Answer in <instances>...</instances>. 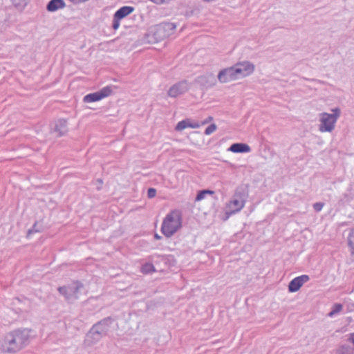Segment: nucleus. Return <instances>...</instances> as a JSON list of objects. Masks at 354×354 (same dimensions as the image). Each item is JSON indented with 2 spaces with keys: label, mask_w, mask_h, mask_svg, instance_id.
<instances>
[{
  "label": "nucleus",
  "mask_w": 354,
  "mask_h": 354,
  "mask_svg": "<svg viewBox=\"0 0 354 354\" xmlns=\"http://www.w3.org/2000/svg\"><path fill=\"white\" fill-rule=\"evenodd\" d=\"M29 331L26 329H17L7 333L1 343V349L5 353H16L28 343Z\"/></svg>",
  "instance_id": "obj_1"
},
{
  "label": "nucleus",
  "mask_w": 354,
  "mask_h": 354,
  "mask_svg": "<svg viewBox=\"0 0 354 354\" xmlns=\"http://www.w3.org/2000/svg\"><path fill=\"white\" fill-rule=\"evenodd\" d=\"M183 226V214L179 209L171 210L162 220L160 231L167 238H170Z\"/></svg>",
  "instance_id": "obj_2"
},
{
  "label": "nucleus",
  "mask_w": 354,
  "mask_h": 354,
  "mask_svg": "<svg viewBox=\"0 0 354 354\" xmlns=\"http://www.w3.org/2000/svg\"><path fill=\"white\" fill-rule=\"evenodd\" d=\"M111 317H108L93 325L86 335L84 344L91 346L108 334L110 329Z\"/></svg>",
  "instance_id": "obj_3"
},
{
  "label": "nucleus",
  "mask_w": 354,
  "mask_h": 354,
  "mask_svg": "<svg viewBox=\"0 0 354 354\" xmlns=\"http://www.w3.org/2000/svg\"><path fill=\"white\" fill-rule=\"evenodd\" d=\"M84 288L83 283L78 281H73L71 283L60 286L57 288L60 295H63L65 300L72 303L78 299L80 290Z\"/></svg>",
  "instance_id": "obj_4"
},
{
  "label": "nucleus",
  "mask_w": 354,
  "mask_h": 354,
  "mask_svg": "<svg viewBox=\"0 0 354 354\" xmlns=\"http://www.w3.org/2000/svg\"><path fill=\"white\" fill-rule=\"evenodd\" d=\"M334 114L323 113L321 114V124L319 130L322 132H330L335 127V124L339 116V110H333Z\"/></svg>",
  "instance_id": "obj_5"
},
{
  "label": "nucleus",
  "mask_w": 354,
  "mask_h": 354,
  "mask_svg": "<svg viewBox=\"0 0 354 354\" xmlns=\"http://www.w3.org/2000/svg\"><path fill=\"white\" fill-rule=\"evenodd\" d=\"M111 95V86L107 85L98 91L88 93L83 97V102L91 103L100 101Z\"/></svg>",
  "instance_id": "obj_6"
},
{
  "label": "nucleus",
  "mask_w": 354,
  "mask_h": 354,
  "mask_svg": "<svg viewBox=\"0 0 354 354\" xmlns=\"http://www.w3.org/2000/svg\"><path fill=\"white\" fill-rule=\"evenodd\" d=\"M235 69V73L238 79L246 77L252 74L254 70V66L248 62L239 63L233 66Z\"/></svg>",
  "instance_id": "obj_7"
},
{
  "label": "nucleus",
  "mask_w": 354,
  "mask_h": 354,
  "mask_svg": "<svg viewBox=\"0 0 354 354\" xmlns=\"http://www.w3.org/2000/svg\"><path fill=\"white\" fill-rule=\"evenodd\" d=\"M189 90L188 83L187 81L179 82L171 86L168 90V95L171 97H176L183 94Z\"/></svg>",
  "instance_id": "obj_8"
},
{
  "label": "nucleus",
  "mask_w": 354,
  "mask_h": 354,
  "mask_svg": "<svg viewBox=\"0 0 354 354\" xmlns=\"http://www.w3.org/2000/svg\"><path fill=\"white\" fill-rule=\"evenodd\" d=\"M132 6H123L120 8L114 15L113 28L118 29L120 26V21L127 17L134 11Z\"/></svg>",
  "instance_id": "obj_9"
},
{
  "label": "nucleus",
  "mask_w": 354,
  "mask_h": 354,
  "mask_svg": "<svg viewBox=\"0 0 354 354\" xmlns=\"http://www.w3.org/2000/svg\"><path fill=\"white\" fill-rule=\"evenodd\" d=\"M218 80L222 83H226L238 80L234 67L225 68L221 71L218 75Z\"/></svg>",
  "instance_id": "obj_10"
},
{
  "label": "nucleus",
  "mask_w": 354,
  "mask_h": 354,
  "mask_svg": "<svg viewBox=\"0 0 354 354\" xmlns=\"http://www.w3.org/2000/svg\"><path fill=\"white\" fill-rule=\"evenodd\" d=\"M310 277L307 274H303L293 279L288 285V290L290 292L298 291L303 284L308 281Z\"/></svg>",
  "instance_id": "obj_11"
},
{
  "label": "nucleus",
  "mask_w": 354,
  "mask_h": 354,
  "mask_svg": "<svg viewBox=\"0 0 354 354\" xmlns=\"http://www.w3.org/2000/svg\"><path fill=\"white\" fill-rule=\"evenodd\" d=\"M245 201L240 199H233L230 201L227 205V208L229 211L228 214H232L239 212L244 207Z\"/></svg>",
  "instance_id": "obj_12"
},
{
  "label": "nucleus",
  "mask_w": 354,
  "mask_h": 354,
  "mask_svg": "<svg viewBox=\"0 0 354 354\" xmlns=\"http://www.w3.org/2000/svg\"><path fill=\"white\" fill-rule=\"evenodd\" d=\"M54 131L57 133V136L61 137L68 132L67 120L59 119L55 122Z\"/></svg>",
  "instance_id": "obj_13"
},
{
  "label": "nucleus",
  "mask_w": 354,
  "mask_h": 354,
  "mask_svg": "<svg viewBox=\"0 0 354 354\" xmlns=\"http://www.w3.org/2000/svg\"><path fill=\"white\" fill-rule=\"evenodd\" d=\"M201 124L198 122H192L189 119H186L179 122L175 129L178 131H183L186 128L197 129Z\"/></svg>",
  "instance_id": "obj_14"
},
{
  "label": "nucleus",
  "mask_w": 354,
  "mask_h": 354,
  "mask_svg": "<svg viewBox=\"0 0 354 354\" xmlns=\"http://www.w3.org/2000/svg\"><path fill=\"white\" fill-rule=\"evenodd\" d=\"M65 6L66 3L64 0H50L46 6V10L48 12H55Z\"/></svg>",
  "instance_id": "obj_15"
},
{
  "label": "nucleus",
  "mask_w": 354,
  "mask_h": 354,
  "mask_svg": "<svg viewBox=\"0 0 354 354\" xmlns=\"http://www.w3.org/2000/svg\"><path fill=\"white\" fill-rule=\"evenodd\" d=\"M230 151L233 153H247L250 151V147L244 143H234L230 146Z\"/></svg>",
  "instance_id": "obj_16"
},
{
  "label": "nucleus",
  "mask_w": 354,
  "mask_h": 354,
  "mask_svg": "<svg viewBox=\"0 0 354 354\" xmlns=\"http://www.w3.org/2000/svg\"><path fill=\"white\" fill-rule=\"evenodd\" d=\"M10 1L11 2L12 5L15 7V8L19 12H22L30 1V0H10Z\"/></svg>",
  "instance_id": "obj_17"
},
{
  "label": "nucleus",
  "mask_w": 354,
  "mask_h": 354,
  "mask_svg": "<svg viewBox=\"0 0 354 354\" xmlns=\"http://www.w3.org/2000/svg\"><path fill=\"white\" fill-rule=\"evenodd\" d=\"M348 248L351 254L354 255V229H353L348 236Z\"/></svg>",
  "instance_id": "obj_18"
},
{
  "label": "nucleus",
  "mask_w": 354,
  "mask_h": 354,
  "mask_svg": "<svg viewBox=\"0 0 354 354\" xmlns=\"http://www.w3.org/2000/svg\"><path fill=\"white\" fill-rule=\"evenodd\" d=\"M156 271L154 266L151 263H145L141 268V272L145 274H150Z\"/></svg>",
  "instance_id": "obj_19"
},
{
  "label": "nucleus",
  "mask_w": 354,
  "mask_h": 354,
  "mask_svg": "<svg viewBox=\"0 0 354 354\" xmlns=\"http://www.w3.org/2000/svg\"><path fill=\"white\" fill-rule=\"evenodd\" d=\"M214 194V191L205 189L199 192L196 197V201H200L205 198L207 194L213 195Z\"/></svg>",
  "instance_id": "obj_20"
},
{
  "label": "nucleus",
  "mask_w": 354,
  "mask_h": 354,
  "mask_svg": "<svg viewBox=\"0 0 354 354\" xmlns=\"http://www.w3.org/2000/svg\"><path fill=\"white\" fill-rule=\"evenodd\" d=\"M42 231L41 228L37 227V222H35L32 227L28 230L27 232V237H29L31 234L37 232H41Z\"/></svg>",
  "instance_id": "obj_21"
},
{
  "label": "nucleus",
  "mask_w": 354,
  "mask_h": 354,
  "mask_svg": "<svg viewBox=\"0 0 354 354\" xmlns=\"http://www.w3.org/2000/svg\"><path fill=\"white\" fill-rule=\"evenodd\" d=\"M342 310V305L340 304H335L333 307L331 312L329 313L330 316H333V315L338 313Z\"/></svg>",
  "instance_id": "obj_22"
},
{
  "label": "nucleus",
  "mask_w": 354,
  "mask_h": 354,
  "mask_svg": "<svg viewBox=\"0 0 354 354\" xmlns=\"http://www.w3.org/2000/svg\"><path fill=\"white\" fill-rule=\"evenodd\" d=\"M216 130V125L214 124H212L209 127H207L205 129V133L206 135H210L214 133Z\"/></svg>",
  "instance_id": "obj_23"
},
{
  "label": "nucleus",
  "mask_w": 354,
  "mask_h": 354,
  "mask_svg": "<svg viewBox=\"0 0 354 354\" xmlns=\"http://www.w3.org/2000/svg\"><path fill=\"white\" fill-rule=\"evenodd\" d=\"M156 194V190L154 188H149L147 192V196L149 198L155 197Z\"/></svg>",
  "instance_id": "obj_24"
},
{
  "label": "nucleus",
  "mask_w": 354,
  "mask_h": 354,
  "mask_svg": "<svg viewBox=\"0 0 354 354\" xmlns=\"http://www.w3.org/2000/svg\"><path fill=\"white\" fill-rule=\"evenodd\" d=\"M323 206L324 205L321 203H317L313 205L314 209L317 212L320 211L322 209Z\"/></svg>",
  "instance_id": "obj_25"
},
{
  "label": "nucleus",
  "mask_w": 354,
  "mask_h": 354,
  "mask_svg": "<svg viewBox=\"0 0 354 354\" xmlns=\"http://www.w3.org/2000/svg\"><path fill=\"white\" fill-rule=\"evenodd\" d=\"M150 1L156 4H162V3H168L171 0H150Z\"/></svg>",
  "instance_id": "obj_26"
},
{
  "label": "nucleus",
  "mask_w": 354,
  "mask_h": 354,
  "mask_svg": "<svg viewBox=\"0 0 354 354\" xmlns=\"http://www.w3.org/2000/svg\"><path fill=\"white\" fill-rule=\"evenodd\" d=\"M212 119H213V118H212V117L209 116V117L206 120L203 121V122L201 123V124H202V125H204V124H205L206 123H207L208 122H209V121L212 120Z\"/></svg>",
  "instance_id": "obj_27"
},
{
  "label": "nucleus",
  "mask_w": 354,
  "mask_h": 354,
  "mask_svg": "<svg viewBox=\"0 0 354 354\" xmlns=\"http://www.w3.org/2000/svg\"><path fill=\"white\" fill-rule=\"evenodd\" d=\"M349 340L352 342V344L354 346V333L351 334Z\"/></svg>",
  "instance_id": "obj_28"
},
{
  "label": "nucleus",
  "mask_w": 354,
  "mask_h": 354,
  "mask_svg": "<svg viewBox=\"0 0 354 354\" xmlns=\"http://www.w3.org/2000/svg\"><path fill=\"white\" fill-rule=\"evenodd\" d=\"M154 238H155L156 239H157V240H159V239H161V236H160V235H158V234H156L154 235Z\"/></svg>",
  "instance_id": "obj_29"
}]
</instances>
